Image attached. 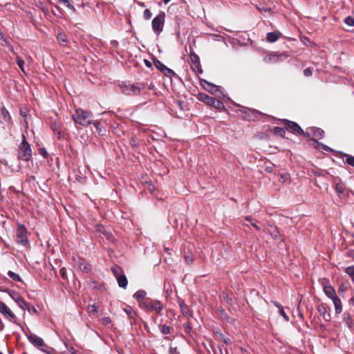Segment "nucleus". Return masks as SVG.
<instances>
[{
  "label": "nucleus",
  "mask_w": 354,
  "mask_h": 354,
  "mask_svg": "<svg viewBox=\"0 0 354 354\" xmlns=\"http://www.w3.org/2000/svg\"><path fill=\"white\" fill-rule=\"evenodd\" d=\"M304 74L306 77H309V76L312 75V74H313L312 69L310 68H306L304 71Z\"/></svg>",
  "instance_id": "a18cd8bd"
},
{
  "label": "nucleus",
  "mask_w": 354,
  "mask_h": 354,
  "mask_svg": "<svg viewBox=\"0 0 354 354\" xmlns=\"http://www.w3.org/2000/svg\"><path fill=\"white\" fill-rule=\"evenodd\" d=\"M245 220H246V221H248L249 222H250V221H252V218H251L250 216H247V217L245 218Z\"/></svg>",
  "instance_id": "69168bd1"
},
{
  "label": "nucleus",
  "mask_w": 354,
  "mask_h": 354,
  "mask_svg": "<svg viewBox=\"0 0 354 354\" xmlns=\"http://www.w3.org/2000/svg\"><path fill=\"white\" fill-rule=\"evenodd\" d=\"M39 153L40 154L43 155V156H46V151L44 149H39Z\"/></svg>",
  "instance_id": "13d9d810"
},
{
  "label": "nucleus",
  "mask_w": 354,
  "mask_h": 354,
  "mask_svg": "<svg viewBox=\"0 0 354 354\" xmlns=\"http://www.w3.org/2000/svg\"><path fill=\"white\" fill-rule=\"evenodd\" d=\"M185 259L188 264H190L193 262V257L192 256L186 255L185 256Z\"/></svg>",
  "instance_id": "09e8293b"
},
{
  "label": "nucleus",
  "mask_w": 354,
  "mask_h": 354,
  "mask_svg": "<svg viewBox=\"0 0 354 354\" xmlns=\"http://www.w3.org/2000/svg\"><path fill=\"white\" fill-rule=\"evenodd\" d=\"M345 272L351 277L354 283V266H349L345 268Z\"/></svg>",
  "instance_id": "b1692460"
},
{
  "label": "nucleus",
  "mask_w": 354,
  "mask_h": 354,
  "mask_svg": "<svg viewBox=\"0 0 354 354\" xmlns=\"http://www.w3.org/2000/svg\"><path fill=\"white\" fill-rule=\"evenodd\" d=\"M117 281L120 287L126 288L127 286L128 281L126 276L122 274L118 277Z\"/></svg>",
  "instance_id": "dca6fc26"
},
{
  "label": "nucleus",
  "mask_w": 354,
  "mask_h": 354,
  "mask_svg": "<svg viewBox=\"0 0 354 354\" xmlns=\"http://www.w3.org/2000/svg\"><path fill=\"white\" fill-rule=\"evenodd\" d=\"M72 118L76 124H79L82 126H88L92 123V114L82 109H77L75 113L73 114Z\"/></svg>",
  "instance_id": "f03ea898"
},
{
  "label": "nucleus",
  "mask_w": 354,
  "mask_h": 354,
  "mask_svg": "<svg viewBox=\"0 0 354 354\" xmlns=\"http://www.w3.org/2000/svg\"><path fill=\"white\" fill-rule=\"evenodd\" d=\"M220 338L223 340V342L226 344H230L231 340L230 338L225 337L223 334H219Z\"/></svg>",
  "instance_id": "ea45409f"
},
{
  "label": "nucleus",
  "mask_w": 354,
  "mask_h": 354,
  "mask_svg": "<svg viewBox=\"0 0 354 354\" xmlns=\"http://www.w3.org/2000/svg\"><path fill=\"white\" fill-rule=\"evenodd\" d=\"M17 241L18 243L26 246L28 243L27 238V230L23 225H19L17 230Z\"/></svg>",
  "instance_id": "0eeeda50"
},
{
  "label": "nucleus",
  "mask_w": 354,
  "mask_h": 354,
  "mask_svg": "<svg viewBox=\"0 0 354 354\" xmlns=\"http://www.w3.org/2000/svg\"><path fill=\"white\" fill-rule=\"evenodd\" d=\"M272 236L274 239H277L278 236H279V232L277 230V228H274L273 231L270 232Z\"/></svg>",
  "instance_id": "37998d69"
},
{
  "label": "nucleus",
  "mask_w": 354,
  "mask_h": 354,
  "mask_svg": "<svg viewBox=\"0 0 354 354\" xmlns=\"http://www.w3.org/2000/svg\"><path fill=\"white\" fill-rule=\"evenodd\" d=\"M124 310L127 313V314H128L131 317H133V315L135 314L134 311L131 307L125 308Z\"/></svg>",
  "instance_id": "79ce46f5"
},
{
  "label": "nucleus",
  "mask_w": 354,
  "mask_h": 354,
  "mask_svg": "<svg viewBox=\"0 0 354 354\" xmlns=\"http://www.w3.org/2000/svg\"><path fill=\"white\" fill-rule=\"evenodd\" d=\"M0 313L10 322H15L16 316L5 303L0 301Z\"/></svg>",
  "instance_id": "6e6552de"
},
{
  "label": "nucleus",
  "mask_w": 354,
  "mask_h": 354,
  "mask_svg": "<svg viewBox=\"0 0 354 354\" xmlns=\"http://www.w3.org/2000/svg\"><path fill=\"white\" fill-rule=\"evenodd\" d=\"M154 65L161 72H162L165 69V68L167 67L160 61H159L158 59H156L154 61Z\"/></svg>",
  "instance_id": "7c9ffc66"
},
{
  "label": "nucleus",
  "mask_w": 354,
  "mask_h": 354,
  "mask_svg": "<svg viewBox=\"0 0 354 354\" xmlns=\"http://www.w3.org/2000/svg\"><path fill=\"white\" fill-rule=\"evenodd\" d=\"M8 275L14 281H21L20 276L18 274H17L12 271H8Z\"/></svg>",
  "instance_id": "bb28decb"
},
{
  "label": "nucleus",
  "mask_w": 354,
  "mask_h": 354,
  "mask_svg": "<svg viewBox=\"0 0 354 354\" xmlns=\"http://www.w3.org/2000/svg\"><path fill=\"white\" fill-rule=\"evenodd\" d=\"M96 231L103 235L105 236V237L110 240L111 234L110 232L107 231V230L103 226V225H97L96 227Z\"/></svg>",
  "instance_id": "a211bd4d"
},
{
  "label": "nucleus",
  "mask_w": 354,
  "mask_h": 354,
  "mask_svg": "<svg viewBox=\"0 0 354 354\" xmlns=\"http://www.w3.org/2000/svg\"><path fill=\"white\" fill-rule=\"evenodd\" d=\"M160 330L162 334L169 335L172 333L173 328L169 326L163 325L161 326Z\"/></svg>",
  "instance_id": "5701e85b"
},
{
  "label": "nucleus",
  "mask_w": 354,
  "mask_h": 354,
  "mask_svg": "<svg viewBox=\"0 0 354 354\" xmlns=\"http://www.w3.org/2000/svg\"><path fill=\"white\" fill-rule=\"evenodd\" d=\"M53 131L55 132V131H57V133L59 134L60 133V131L57 130V128H53Z\"/></svg>",
  "instance_id": "338daca9"
},
{
  "label": "nucleus",
  "mask_w": 354,
  "mask_h": 354,
  "mask_svg": "<svg viewBox=\"0 0 354 354\" xmlns=\"http://www.w3.org/2000/svg\"><path fill=\"white\" fill-rule=\"evenodd\" d=\"M252 227H254L256 230H260V227H259V226H258L255 223H252Z\"/></svg>",
  "instance_id": "052dcab7"
},
{
  "label": "nucleus",
  "mask_w": 354,
  "mask_h": 354,
  "mask_svg": "<svg viewBox=\"0 0 354 354\" xmlns=\"http://www.w3.org/2000/svg\"><path fill=\"white\" fill-rule=\"evenodd\" d=\"M180 306H181V308H182V311H183V313L184 314H187V308H185H185H184V307H183V306H182V305H180Z\"/></svg>",
  "instance_id": "bf43d9fd"
},
{
  "label": "nucleus",
  "mask_w": 354,
  "mask_h": 354,
  "mask_svg": "<svg viewBox=\"0 0 354 354\" xmlns=\"http://www.w3.org/2000/svg\"><path fill=\"white\" fill-rule=\"evenodd\" d=\"M66 269H65V268H62V269L60 270V273L62 274V277H63L64 278H65V277H66Z\"/></svg>",
  "instance_id": "5fc2aeb1"
},
{
  "label": "nucleus",
  "mask_w": 354,
  "mask_h": 354,
  "mask_svg": "<svg viewBox=\"0 0 354 354\" xmlns=\"http://www.w3.org/2000/svg\"><path fill=\"white\" fill-rule=\"evenodd\" d=\"M57 39L59 43L63 45L66 41V36L64 33L60 32L57 35Z\"/></svg>",
  "instance_id": "2f4dec72"
},
{
  "label": "nucleus",
  "mask_w": 354,
  "mask_h": 354,
  "mask_svg": "<svg viewBox=\"0 0 354 354\" xmlns=\"http://www.w3.org/2000/svg\"><path fill=\"white\" fill-rule=\"evenodd\" d=\"M78 266L80 270L84 272H89L91 270V266L86 263L84 259L79 258Z\"/></svg>",
  "instance_id": "f8f14e48"
},
{
  "label": "nucleus",
  "mask_w": 354,
  "mask_h": 354,
  "mask_svg": "<svg viewBox=\"0 0 354 354\" xmlns=\"http://www.w3.org/2000/svg\"><path fill=\"white\" fill-rule=\"evenodd\" d=\"M93 124V125L95 126V127L97 129V130H100V122H92Z\"/></svg>",
  "instance_id": "6e6d98bb"
},
{
  "label": "nucleus",
  "mask_w": 354,
  "mask_h": 354,
  "mask_svg": "<svg viewBox=\"0 0 354 354\" xmlns=\"http://www.w3.org/2000/svg\"><path fill=\"white\" fill-rule=\"evenodd\" d=\"M192 68L195 72H202V69L201 68L200 63L199 64H194L192 65Z\"/></svg>",
  "instance_id": "a19ab883"
},
{
  "label": "nucleus",
  "mask_w": 354,
  "mask_h": 354,
  "mask_svg": "<svg viewBox=\"0 0 354 354\" xmlns=\"http://www.w3.org/2000/svg\"><path fill=\"white\" fill-rule=\"evenodd\" d=\"M140 306L146 312H154L158 315H160L164 308V305L160 301L153 300L149 298L141 301Z\"/></svg>",
  "instance_id": "f257e3e1"
},
{
  "label": "nucleus",
  "mask_w": 354,
  "mask_h": 354,
  "mask_svg": "<svg viewBox=\"0 0 354 354\" xmlns=\"http://www.w3.org/2000/svg\"><path fill=\"white\" fill-rule=\"evenodd\" d=\"M307 132L309 133V136H310V134H312L315 138L317 139L322 138L324 133L322 129L317 127H310L308 129H307Z\"/></svg>",
  "instance_id": "9b49d317"
},
{
  "label": "nucleus",
  "mask_w": 354,
  "mask_h": 354,
  "mask_svg": "<svg viewBox=\"0 0 354 354\" xmlns=\"http://www.w3.org/2000/svg\"><path fill=\"white\" fill-rule=\"evenodd\" d=\"M87 310L90 314H96L98 312V306L95 304L88 305Z\"/></svg>",
  "instance_id": "cd10ccee"
},
{
  "label": "nucleus",
  "mask_w": 354,
  "mask_h": 354,
  "mask_svg": "<svg viewBox=\"0 0 354 354\" xmlns=\"http://www.w3.org/2000/svg\"><path fill=\"white\" fill-rule=\"evenodd\" d=\"M279 314L284 318V319L286 321V322H288L289 321V317L288 316L286 315V313H285L284 310L283 308H280V310H279Z\"/></svg>",
  "instance_id": "58836bf2"
},
{
  "label": "nucleus",
  "mask_w": 354,
  "mask_h": 354,
  "mask_svg": "<svg viewBox=\"0 0 354 354\" xmlns=\"http://www.w3.org/2000/svg\"><path fill=\"white\" fill-rule=\"evenodd\" d=\"M145 64L148 66V67H150L151 66V64L150 63L149 61L147 60V59H145Z\"/></svg>",
  "instance_id": "680f3d73"
},
{
  "label": "nucleus",
  "mask_w": 354,
  "mask_h": 354,
  "mask_svg": "<svg viewBox=\"0 0 354 354\" xmlns=\"http://www.w3.org/2000/svg\"><path fill=\"white\" fill-rule=\"evenodd\" d=\"M60 3H62L64 5L68 8H73V6H71L69 0H59Z\"/></svg>",
  "instance_id": "de8ad7c7"
},
{
  "label": "nucleus",
  "mask_w": 354,
  "mask_h": 354,
  "mask_svg": "<svg viewBox=\"0 0 354 354\" xmlns=\"http://www.w3.org/2000/svg\"><path fill=\"white\" fill-rule=\"evenodd\" d=\"M333 302L336 314H340L342 311V304L339 298L336 296L331 299Z\"/></svg>",
  "instance_id": "4468645a"
},
{
  "label": "nucleus",
  "mask_w": 354,
  "mask_h": 354,
  "mask_svg": "<svg viewBox=\"0 0 354 354\" xmlns=\"http://www.w3.org/2000/svg\"><path fill=\"white\" fill-rule=\"evenodd\" d=\"M322 284L323 286L324 292L328 298L332 299L337 296L335 288L329 285L326 280L322 279Z\"/></svg>",
  "instance_id": "1a4fd4ad"
},
{
  "label": "nucleus",
  "mask_w": 354,
  "mask_h": 354,
  "mask_svg": "<svg viewBox=\"0 0 354 354\" xmlns=\"http://www.w3.org/2000/svg\"><path fill=\"white\" fill-rule=\"evenodd\" d=\"M344 22H345V23H347V22H354V19H353V17L348 16V17H346L344 19Z\"/></svg>",
  "instance_id": "603ef678"
},
{
  "label": "nucleus",
  "mask_w": 354,
  "mask_h": 354,
  "mask_svg": "<svg viewBox=\"0 0 354 354\" xmlns=\"http://www.w3.org/2000/svg\"><path fill=\"white\" fill-rule=\"evenodd\" d=\"M322 147L324 149H325L326 151H329L330 150V149L329 147H328L327 146H325L324 145H322Z\"/></svg>",
  "instance_id": "0e129e2a"
},
{
  "label": "nucleus",
  "mask_w": 354,
  "mask_h": 354,
  "mask_svg": "<svg viewBox=\"0 0 354 354\" xmlns=\"http://www.w3.org/2000/svg\"><path fill=\"white\" fill-rule=\"evenodd\" d=\"M20 114L22 117L25 118L26 117V113L25 111H22V110H20Z\"/></svg>",
  "instance_id": "e2e57ef3"
},
{
  "label": "nucleus",
  "mask_w": 354,
  "mask_h": 354,
  "mask_svg": "<svg viewBox=\"0 0 354 354\" xmlns=\"http://www.w3.org/2000/svg\"><path fill=\"white\" fill-rule=\"evenodd\" d=\"M273 132L274 134L279 135L281 137H283L285 135V133H286L285 130L283 128L278 127H276L274 128Z\"/></svg>",
  "instance_id": "c85d7f7f"
},
{
  "label": "nucleus",
  "mask_w": 354,
  "mask_h": 354,
  "mask_svg": "<svg viewBox=\"0 0 354 354\" xmlns=\"http://www.w3.org/2000/svg\"><path fill=\"white\" fill-rule=\"evenodd\" d=\"M32 157V150L24 134H22V142L18 149V158L28 161Z\"/></svg>",
  "instance_id": "7ed1b4c3"
},
{
  "label": "nucleus",
  "mask_w": 354,
  "mask_h": 354,
  "mask_svg": "<svg viewBox=\"0 0 354 354\" xmlns=\"http://www.w3.org/2000/svg\"><path fill=\"white\" fill-rule=\"evenodd\" d=\"M197 97L199 101L203 102L209 106H213L218 110H222L225 108L223 103L221 100H216L206 93H199Z\"/></svg>",
  "instance_id": "20e7f679"
},
{
  "label": "nucleus",
  "mask_w": 354,
  "mask_h": 354,
  "mask_svg": "<svg viewBox=\"0 0 354 354\" xmlns=\"http://www.w3.org/2000/svg\"><path fill=\"white\" fill-rule=\"evenodd\" d=\"M17 62L19 66V67L21 68V70L25 73V69H24V61L21 59L20 57H17Z\"/></svg>",
  "instance_id": "72a5a7b5"
},
{
  "label": "nucleus",
  "mask_w": 354,
  "mask_h": 354,
  "mask_svg": "<svg viewBox=\"0 0 354 354\" xmlns=\"http://www.w3.org/2000/svg\"><path fill=\"white\" fill-rule=\"evenodd\" d=\"M10 296L12 297V299L17 303V304L19 305V306L21 308H25L26 307H27L28 306V304L25 301V300L21 297H20L19 295L17 294H10Z\"/></svg>",
  "instance_id": "ddd939ff"
},
{
  "label": "nucleus",
  "mask_w": 354,
  "mask_h": 354,
  "mask_svg": "<svg viewBox=\"0 0 354 354\" xmlns=\"http://www.w3.org/2000/svg\"><path fill=\"white\" fill-rule=\"evenodd\" d=\"M344 321L346 322L348 327H349V328L353 327V320H352L351 317L349 313H344Z\"/></svg>",
  "instance_id": "412c9836"
},
{
  "label": "nucleus",
  "mask_w": 354,
  "mask_h": 354,
  "mask_svg": "<svg viewBox=\"0 0 354 354\" xmlns=\"http://www.w3.org/2000/svg\"><path fill=\"white\" fill-rule=\"evenodd\" d=\"M336 191H337L338 193H343V192H344V188H343V187H342L341 185H336Z\"/></svg>",
  "instance_id": "8fccbe9b"
},
{
  "label": "nucleus",
  "mask_w": 354,
  "mask_h": 354,
  "mask_svg": "<svg viewBox=\"0 0 354 354\" xmlns=\"http://www.w3.org/2000/svg\"><path fill=\"white\" fill-rule=\"evenodd\" d=\"M163 24H152L153 30L157 34H159L162 30Z\"/></svg>",
  "instance_id": "c756f323"
},
{
  "label": "nucleus",
  "mask_w": 354,
  "mask_h": 354,
  "mask_svg": "<svg viewBox=\"0 0 354 354\" xmlns=\"http://www.w3.org/2000/svg\"><path fill=\"white\" fill-rule=\"evenodd\" d=\"M162 73H163L165 75L169 77H171L175 75L174 72L167 67H166L165 69Z\"/></svg>",
  "instance_id": "e433bc0d"
},
{
  "label": "nucleus",
  "mask_w": 354,
  "mask_h": 354,
  "mask_svg": "<svg viewBox=\"0 0 354 354\" xmlns=\"http://www.w3.org/2000/svg\"><path fill=\"white\" fill-rule=\"evenodd\" d=\"M258 10L261 12H270V10L271 9L270 8H266V6H264L263 5H259L258 7H257Z\"/></svg>",
  "instance_id": "4c0bfd02"
},
{
  "label": "nucleus",
  "mask_w": 354,
  "mask_h": 354,
  "mask_svg": "<svg viewBox=\"0 0 354 354\" xmlns=\"http://www.w3.org/2000/svg\"><path fill=\"white\" fill-rule=\"evenodd\" d=\"M111 270H112V272H113V273L115 275L116 279L120 274H124L122 270V269L119 266H117L112 267L111 268Z\"/></svg>",
  "instance_id": "393cba45"
},
{
  "label": "nucleus",
  "mask_w": 354,
  "mask_h": 354,
  "mask_svg": "<svg viewBox=\"0 0 354 354\" xmlns=\"http://www.w3.org/2000/svg\"><path fill=\"white\" fill-rule=\"evenodd\" d=\"M169 354H179L176 348H169Z\"/></svg>",
  "instance_id": "3c124183"
},
{
  "label": "nucleus",
  "mask_w": 354,
  "mask_h": 354,
  "mask_svg": "<svg viewBox=\"0 0 354 354\" xmlns=\"http://www.w3.org/2000/svg\"><path fill=\"white\" fill-rule=\"evenodd\" d=\"M283 122L286 124V129L289 130L292 133L309 137V133L304 132L296 122L288 120H283Z\"/></svg>",
  "instance_id": "423d86ee"
},
{
  "label": "nucleus",
  "mask_w": 354,
  "mask_h": 354,
  "mask_svg": "<svg viewBox=\"0 0 354 354\" xmlns=\"http://www.w3.org/2000/svg\"><path fill=\"white\" fill-rule=\"evenodd\" d=\"M165 14L164 12H160L158 15L154 17L151 22H164Z\"/></svg>",
  "instance_id": "4be33fe9"
},
{
  "label": "nucleus",
  "mask_w": 354,
  "mask_h": 354,
  "mask_svg": "<svg viewBox=\"0 0 354 354\" xmlns=\"http://www.w3.org/2000/svg\"><path fill=\"white\" fill-rule=\"evenodd\" d=\"M27 338L32 344L39 348V349L42 347V346H44V340L35 334H30L28 335Z\"/></svg>",
  "instance_id": "9d476101"
},
{
  "label": "nucleus",
  "mask_w": 354,
  "mask_h": 354,
  "mask_svg": "<svg viewBox=\"0 0 354 354\" xmlns=\"http://www.w3.org/2000/svg\"><path fill=\"white\" fill-rule=\"evenodd\" d=\"M346 163L354 167V156H352L351 155H346Z\"/></svg>",
  "instance_id": "c9c22d12"
},
{
  "label": "nucleus",
  "mask_w": 354,
  "mask_h": 354,
  "mask_svg": "<svg viewBox=\"0 0 354 354\" xmlns=\"http://www.w3.org/2000/svg\"><path fill=\"white\" fill-rule=\"evenodd\" d=\"M171 0H162V1L164 2V3L167 4Z\"/></svg>",
  "instance_id": "774afa93"
},
{
  "label": "nucleus",
  "mask_w": 354,
  "mask_h": 354,
  "mask_svg": "<svg viewBox=\"0 0 354 354\" xmlns=\"http://www.w3.org/2000/svg\"><path fill=\"white\" fill-rule=\"evenodd\" d=\"M204 85H203V87L204 88L208 91L209 93H211L212 94H214L216 91H217V86L211 84V83H209L206 81L204 82Z\"/></svg>",
  "instance_id": "f3484780"
},
{
  "label": "nucleus",
  "mask_w": 354,
  "mask_h": 354,
  "mask_svg": "<svg viewBox=\"0 0 354 354\" xmlns=\"http://www.w3.org/2000/svg\"><path fill=\"white\" fill-rule=\"evenodd\" d=\"M146 295V292L142 290H138L134 295L133 297L138 300L140 303L141 301L145 300V297Z\"/></svg>",
  "instance_id": "aec40b11"
},
{
  "label": "nucleus",
  "mask_w": 354,
  "mask_h": 354,
  "mask_svg": "<svg viewBox=\"0 0 354 354\" xmlns=\"http://www.w3.org/2000/svg\"><path fill=\"white\" fill-rule=\"evenodd\" d=\"M121 91L122 93L128 95H136L140 92L141 87L139 84H126L122 83L120 85Z\"/></svg>",
  "instance_id": "39448f33"
},
{
  "label": "nucleus",
  "mask_w": 354,
  "mask_h": 354,
  "mask_svg": "<svg viewBox=\"0 0 354 354\" xmlns=\"http://www.w3.org/2000/svg\"><path fill=\"white\" fill-rule=\"evenodd\" d=\"M102 323L105 325L109 324L111 322V319L109 317H105L102 318Z\"/></svg>",
  "instance_id": "49530a36"
},
{
  "label": "nucleus",
  "mask_w": 354,
  "mask_h": 354,
  "mask_svg": "<svg viewBox=\"0 0 354 354\" xmlns=\"http://www.w3.org/2000/svg\"><path fill=\"white\" fill-rule=\"evenodd\" d=\"M40 350L44 353H48V354H53V353L54 351V350L52 348L48 346L45 344H44V346H42V347L40 348Z\"/></svg>",
  "instance_id": "473e14b6"
},
{
  "label": "nucleus",
  "mask_w": 354,
  "mask_h": 354,
  "mask_svg": "<svg viewBox=\"0 0 354 354\" xmlns=\"http://www.w3.org/2000/svg\"><path fill=\"white\" fill-rule=\"evenodd\" d=\"M272 303L274 304V305L279 308V310H280V308H283L279 303H278L277 301H272Z\"/></svg>",
  "instance_id": "4d7b16f0"
},
{
  "label": "nucleus",
  "mask_w": 354,
  "mask_h": 354,
  "mask_svg": "<svg viewBox=\"0 0 354 354\" xmlns=\"http://www.w3.org/2000/svg\"><path fill=\"white\" fill-rule=\"evenodd\" d=\"M347 256L354 260V250H350L347 252Z\"/></svg>",
  "instance_id": "864d4df0"
},
{
  "label": "nucleus",
  "mask_w": 354,
  "mask_h": 354,
  "mask_svg": "<svg viewBox=\"0 0 354 354\" xmlns=\"http://www.w3.org/2000/svg\"><path fill=\"white\" fill-rule=\"evenodd\" d=\"M144 19L149 20L152 17V13L149 9H145L143 13Z\"/></svg>",
  "instance_id": "f704fd0d"
},
{
  "label": "nucleus",
  "mask_w": 354,
  "mask_h": 354,
  "mask_svg": "<svg viewBox=\"0 0 354 354\" xmlns=\"http://www.w3.org/2000/svg\"><path fill=\"white\" fill-rule=\"evenodd\" d=\"M189 59H190V62H192V64H199V62H200L199 57L194 53L192 52L190 53Z\"/></svg>",
  "instance_id": "a878e982"
},
{
  "label": "nucleus",
  "mask_w": 354,
  "mask_h": 354,
  "mask_svg": "<svg viewBox=\"0 0 354 354\" xmlns=\"http://www.w3.org/2000/svg\"><path fill=\"white\" fill-rule=\"evenodd\" d=\"M1 112L2 115V118L5 122L8 123V124H12V118L8 112V111L4 107L2 106L1 109Z\"/></svg>",
  "instance_id": "2eb2a0df"
},
{
  "label": "nucleus",
  "mask_w": 354,
  "mask_h": 354,
  "mask_svg": "<svg viewBox=\"0 0 354 354\" xmlns=\"http://www.w3.org/2000/svg\"><path fill=\"white\" fill-rule=\"evenodd\" d=\"M281 34L277 32H272L267 34V40L270 42L276 41Z\"/></svg>",
  "instance_id": "6ab92c4d"
},
{
  "label": "nucleus",
  "mask_w": 354,
  "mask_h": 354,
  "mask_svg": "<svg viewBox=\"0 0 354 354\" xmlns=\"http://www.w3.org/2000/svg\"><path fill=\"white\" fill-rule=\"evenodd\" d=\"M279 57L277 55H270L268 57L266 58V60L268 59L269 62H277L278 60Z\"/></svg>",
  "instance_id": "c03bdc74"
}]
</instances>
